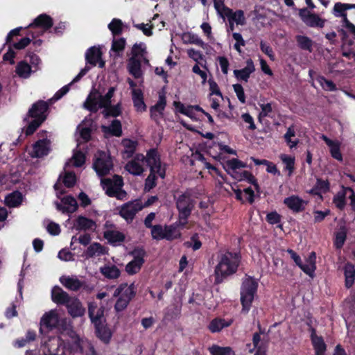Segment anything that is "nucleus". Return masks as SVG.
<instances>
[{"mask_svg": "<svg viewBox=\"0 0 355 355\" xmlns=\"http://www.w3.org/2000/svg\"><path fill=\"white\" fill-rule=\"evenodd\" d=\"M241 263L239 252L227 251L218 257V263L214 268V284L223 283L238 271Z\"/></svg>", "mask_w": 355, "mask_h": 355, "instance_id": "1", "label": "nucleus"}, {"mask_svg": "<svg viewBox=\"0 0 355 355\" xmlns=\"http://www.w3.org/2000/svg\"><path fill=\"white\" fill-rule=\"evenodd\" d=\"M51 101L52 99H50L49 102L39 100L32 105L26 115L27 117L33 119L26 128V136L32 135L46 120Z\"/></svg>", "mask_w": 355, "mask_h": 355, "instance_id": "2", "label": "nucleus"}, {"mask_svg": "<svg viewBox=\"0 0 355 355\" xmlns=\"http://www.w3.org/2000/svg\"><path fill=\"white\" fill-rule=\"evenodd\" d=\"M193 192L191 189H187L184 192L175 198V205L178 211V218L182 226L187 225L188 219L196 205V200L193 198Z\"/></svg>", "mask_w": 355, "mask_h": 355, "instance_id": "3", "label": "nucleus"}, {"mask_svg": "<svg viewBox=\"0 0 355 355\" xmlns=\"http://www.w3.org/2000/svg\"><path fill=\"white\" fill-rule=\"evenodd\" d=\"M257 288L258 282L253 277L248 276L243 280L240 291L242 312L245 313L249 312Z\"/></svg>", "mask_w": 355, "mask_h": 355, "instance_id": "4", "label": "nucleus"}, {"mask_svg": "<svg viewBox=\"0 0 355 355\" xmlns=\"http://www.w3.org/2000/svg\"><path fill=\"white\" fill-rule=\"evenodd\" d=\"M136 290L134 283L129 286L127 283H121L119 285L113 293V297H118L114 304V309L116 312L123 311L128 307L130 301L136 295Z\"/></svg>", "mask_w": 355, "mask_h": 355, "instance_id": "5", "label": "nucleus"}, {"mask_svg": "<svg viewBox=\"0 0 355 355\" xmlns=\"http://www.w3.org/2000/svg\"><path fill=\"white\" fill-rule=\"evenodd\" d=\"M103 189H105V193L109 197H116L121 200L126 195L124 191L121 190L123 185V180L121 176L114 175L113 179L105 178L101 180Z\"/></svg>", "mask_w": 355, "mask_h": 355, "instance_id": "6", "label": "nucleus"}, {"mask_svg": "<svg viewBox=\"0 0 355 355\" xmlns=\"http://www.w3.org/2000/svg\"><path fill=\"white\" fill-rule=\"evenodd\" d=\"M144 208L142 202L137 199L124 203L120 207L119 214L128 223H130L134 220L136 214Z\"/></svg>", "mask_w": 355, "mask_h": 355, "instance_id": "7", "label": "nucleus"}, {"mask_svg": "<svg viewBox=\"0 0 355 355\" xmlns=\"http://www.w3.org/2000/svg\"><path fill=\"white\" fill-rule=\"evenodd\" d=\"M40 333L46 334L50 331L58 327L59 324V317L55 311H50L45 313L40 320Z\"/></svg>", "mask_w": 355, "mask_h": 355, "instance_id": "8", "label": "nucleus"}, {"mask_svg": "<svg viewBox=\"0 0 355 355\" xmlns=\"http://www.w3.org/2000/svg\"><path fill=\"white\" fill-rule=\"evenodd\" d=\"M299 16L302 21L309 27L323 28L325 25V19L321 18L318 14L311 12L306 8L300 10Z\"/></svg>", "mask_w": 355, "mask_h": 355, "instance_id": "9", "label": "nucleus"}, {"mask_svg": "<svg viewBox=\"0 0 355 355\" xmlns=\"http://www.w3.org/2000/svg\"><path fill=\"white\" fill-rule=\"evenodd\" d=\"M113 167L112 160L110 156H107L102 152L100 156L93 163V168L97 175L101 177L107 175Z\"/></svg>", "mask_w": 355, "mask_h": 355, "instance_id": "10", "label": "nucleus"}, {"mask_svg": "<svg viewBox=\"0 0 355 355\" xmlns=\"http://www.w3.org/2000/svg\"><path fill=\"white\" fill-rule=\"evenodd\" d=\"M157 174L161 178L164 179L166 176V168L162 166V162L157 163L150 166V174L145 180V191H149L157 185Z\"/></svg>", "mask_w": 355, "mask_h": 355, "instance_id": "11", "label": "nucleus"}, {"mask_svg": "<svg viewBox=\"0 0 355 355\" xmlns=\"http://www.w3.org/2000/svg\"><path fill=\"white\" fill-rule=\"evenodd\" d=\"M102 51L99 47L92 46L85 53V60L87 63L96 66L98 64L100 68L105 67V62L102 60Z\"/></svg>", "mask_w": 355, "mask_h": 355, "instance_id": "12", "label": "nucleus"}, {"mask_svg": "<svg viewBox=\"0 0 355 355\" xmlns=\"http://www.w3.org/2000/svg\"><path fill=\"white\" fill-rule=\"evenodd\" d=\"M284 204L293 212L300 213L305 210L307 202L296 195H292L284 200Z\"/></svg>", "mask_w": 355, "mask_h": 355, "instance_id": "13", "label": "nucleus"}, {"mask_svg": "<svg viewBox=\"0 0 355 355\" xmlns=\"http://www.w3.org/2000/svg\"><path fill=\"white\" fill-rule=\"evenodd\" d=\"M62 204L56 202V209L61 211L63 214H72L75 212L78 207L76 198L69 195L61 198Z\"/></svg>", "mask_w": 355, "mask_h": 355, "instance_id": "14", "label": "nucleus"}, {"mask_svg": "<svg viewBox=\"0 0 355 355\" xmlns=\"http://www.w3.org/2000/svg\"><path fill=\"white\" fill-rule=\"evenodd\" d=\"M132 160H135L139 163L146 162L149 167L157 163L159 164V162H161L160 155L156 148H150L148 150L146 156L141 153L136 154Z\"/></svg>", "mask_w": 355, "mask_h": 355, "instance_id": "15", "label": "nucleus"}, {"mask_svg": "<svg viewBox=\"0 0 355 355\" xmlns=\"http://www.w3.org/2000/svg\"><path fill=\"white\" fill-rule=\"evenodd\" d=\"M105 308L98 307L96 302H91L88 304V315L93 324L104 322Z\"/></svg>", "mask_w": 355, "mask_h": 355, "instance_id": "16", "label": "nucleus"}, {"mask_svg": "<svg viewBox=\"0 0 355 355\" xmlns=\"http://www.w3.org/2000/svg\"><path fill=\"white\" fill-rule=\"evenodd\" d=\"M311 332V341L313 345L315 355H321L325 354L327 351V345L324 343L323 338L321 336L316 334V330L311 326L309 328Z\"/></svg>", "mask_w": 355, "mask_h": 355, "instance_id": "17", "label": "nucleus"}, {"mask_svg": "<svg viewBox=\"0 0 355 355\" xmlns=\"http://www.w3.org/2000/svg\"><path fill=\"white\" fill-rule=\"evenodd\" d=\"M94 326L96 336L104 344H109L112 337V331L105 323V320L104 322L95 324Z\"/></svg>", "mask_w": 355, "mask_h": 355, "instance_id": "18", "label": "nucleus"}, {"mask_svg": "<svg viewBox=\"0 0 355 355\" xmlns=\"http://www.w3.org/2000/svg\"><path fill=\"white\" fill-rule=\"evenodd\" d=\"M53 26V21L51 16L43 13L38 15L32 23L28 25V28H39L43 31H49Z\"/></svg>", "mask_w": 355, "mask_h": 355, "instance_id": "19", "label": "nucleus"}, {"mask_svg": "<svg viewBox=\"0 0 355 355\" xmlns=\"http://www.w3.org/2000/svg\"><path fill=\"white\" fill-rule=\"evenodd\" d=\"M83 107L92 113H96L99 106L98 90L93 89L83 103Z\"/></svg>", "mask_w": 355, "mask_h": 355, "instance_id": "20", "label": "nucleus"}, {"mask_svg": "<svg viewBox=\"0 0 355 355\" xmlns=\"http://www.w3.org/2000/svg\"><path fill=\"white\" fill-rule=\"evenodd\" d=\"M103 237L112 246L120 245L125 240V235L123 232L113 230L104 231Z\"/></svg>", "mask_w": 355, "mask_h": 355, "instance_id": "21", "label": "nucleus"}, {"mask_svg": "<svg viewBox=\"0 0 355 355\" xmlns=\"http://www.w3.org/2000/svg\"><path fill=\"white\" fill-rule=\"evenodd\" d=\"M255 71V67L252 59L246 60V66L241 69L234 70V75L238 80L248 82L250 74Z\"/></svg>", "mask_w": 355, "mask_h": 355, "instance_id": "22", "label": "nucleus"}, {"mask_svg": "<svg viewBox=\"0 0 355 355\" xmlns=\"http://www.w3.org/2000/svg\"><path fill=\"white\" fill-rule=\"evenodd\" d=\"M329 189L330 184L327 180L317 178L315 184L307 193L312 196H318L322 200V194L327 193Z\"/></svg>", "mask_w": 355, "mask_h": 355, "instance_id": "23", "label": "nucleus"}, {"mask_svg": "<svg viewBox=\"0 0 355 355\" xmlns=\"http://www.w3.org/2000/svg\"><path fill=\"white\" fill-rule=\"evenodd\" d=\"M49 153V141L47 139H39L33 145L31 156L32 157L40 158L47 155Z\"/></svg>", "mask_w": 355, "mask_h": 355, "instance_id": "24", "label": "nucleus"}, {"mask_svg": "<svg viewBox=\"0 0 355 355\" xmlns=\"http://www.w3.org/2000/svg\"><path fill=\"white\" fill-rule=\"evenodd\" d=\"M184 227L185 226H182L180 223V219L175 223L164 226V235L165 239L167 241H173L175 239H180L181 237V232L178 230V227Z\"/></svg>", "mask_w": 355, "mask_h": 355, "instance_id": "25", "label": "nucleus"}, {"mask_svg": "<svg viewBox=\"0 0 355 355\" xmlns=\"http://www.w3.org/2000/svg\"><path fill=\"white\" fill-rule=\"evenodd\" d=\"M51 298L53 302L62 305L69 304L71 300L69 294L58 286H55L53 288L51 291Z\"/></svg>", "mask_w": 355, "mask_h": 355, "instance_id": "26", "label": "nucleus"}, {"mask_svg": "<svg viewBox=\"0 0 355 355\" xmlns=\"http://www.w3.org/2000/svg\"><path fill=\"white\" fill-rule=\"evenodd\" d=\"M231 175L237 181L245 180L249 184L253 185L257 192L259 191L260 187L258 184L257 180L251 172L248 171L235 172L234 174H231Z\"/></svg>", "mask_w": 355, "mask_h": 355, "instance_id": "27", "label": "nucleus"}, {"mask_svg": "<svg viewBox=\"0 0 355 355\" xmlns=\"http://www.w3.org/2000/svg\"><path fill=\"white\" fill-rule=\"evenodd\" d=\"M224 15L228 18L229 21H233L239 25H244L245 24V18L242 10H237L236 12H233L231 8L225 7L224 8Z\"/></svg>", "mask_w": 355, "mask_h": 355, "instance_id": "28", "label": "nucleus"}, {"mask_svg": "<svg viewBox=\"0 0 355 355\" xmlns=\"http://www.w3.org/2000/svg\"><path fill=\"white\" fill-rule=\"evenodd\" d=\"M69 313L73 317H81L85 314V309L78 299L70 300L66 304Z\"/></svg>", "mask_w": 355, "mask_h": 355, "instance_id": "29", "label": "nucleus"}, {"mask_svg": "<svg viewBox=\"0 0 355 355\" xmlns=\"http://www.w3.org/2000/svg\"><path fill=\"white\" fill-rule=\"evenodd\" d=\"M127 68L129 73L135 78L138 79L142 76L141 61L140 59L130 58Z\"/></svg>", "mask_w": 355, "mask_h": 355, "instance_id": "30", "label": "nucleus"}, {"mask_svg": "<svg viewBox=\"0 0 355 355\" xmlns=\"http://www.w3.org/2000/svg\"><path fill=\"white\" fill-rule=\"evenodd\" d=\"M61 345V339L59 336H51L44 341L42 345V352L58 353Z\"/></svg>", "mask_w": 355, "mask_h": 355, "instance_id": "31", "label": "nucleus"}, {"mask_svg": "<svg viewBox=\"0 0 355 355\" xmlns=\"http://www.w3.org/2000/svg\"><path fill=\"white\" fill-rule=\"evenodd\" d=\"M232 323V319L226 320L223 318H216L209 322L208 329L211 333H216L220 331L225 327H230Z\"/></svg>", "mask_w": 355, "mask_h": 355, "instance_id": "32", "label": "nucleus"}, {"mask_svg": "<svg viewBox=\"0 0 355 355\" xmlns=\"http://www.w3.org/2000/svg\"><path fill=\"white\" fill-rule=\"evenodd\" d=\"M60 282L65 288L73 291H78L83 286V283L78 278L69 276H62Z\"/></svg>", "mask_w": 355, "mask_h": 355, "instance_id": "33", "label": "nucleus"}, {"mask_svg": "<svg viewBox=\"0 0 355 355\" xmlns=\"http://www.w3.org/2000/svg\"><path fill=\"white\" fill-rule=\"evenodd\" d=\"M105 254H106V248L97 242L92 243L84 252V254L87 259L92 258L96 255L99 256Z\"/></svg>", "mask_w": 355, "mask_h": 355, "instance_id": "34", "label": "nucleus"}, {"mask_svg": "<svg viewBox=\"0 0 355 355\" xmlns=\"http://www.w3.org/2000/svg\"><path fill=\"white\" fill-rule=\"evenodd\" d=\"M23 201V195L19 191H15L8 194L5 198V204L8 207H17Z\"/></svg>", "mask_w": 355, "mask_h": 355, "instance_id": "35", "label": "nucleus"}, {"mask_svg": "<svg viewBox=\"0 0 355 355\" xmlns=\"http://www.w3.org/2000/svg\"><path fill=\"white\" fill-rule=\"evenodd\" d=\"M133 104L137 110L146 111V105L144 101V94L140 89H134L132 91Z\"/></svg>", "mask_w": 355, "mask_h": 355, "instance_id": "36", "label": "nucleus"}, {"mask_svg": "<svg viewBox=\"0 0 355 355\" xmlns=\"http://www.w3.org/2000/svg\"><path fill=\"white\" fill-rule=\"evenodd\" d=\"M102 131L112 136L121 137L122 135L121 123L118 119H114L110 126L103 125Z\"/></svg>", "mask_w": 355, "mask_h": 355, "instance_id": "37", "label": "nucleus"}, {"mask_svg": "<svg viewBox=\"0 0 355 355\" xmlns=\"http://www.w3.org/2000/svg\"><path fill=\"white\" fill-rule=\"evenodd\" d=\"M100 272L105 277L109 279H117L121 275L120 270L115 265H105L100 268Z\"/></svg>", "mask_w": 355, "mask_h": 355, "instance_id": "38", "label": "nucleus"}, {"mask_svg": "<svg viewBox=\"0 0 355 355\" xmlns=\"http://www.w3.org/2000/svg\"><path fill=\"white\" fill-rule=\"evenodd\" d=\"M96 226L95 222L85 216H79L75 223V227L77 230H89Z\"/></svg>", "mask_w": 355, "mask_h": 355, "instance_id": "39", "label": "nucleus"}, {"mask_svg": "<svg viewBox=\"0 0 355 355\" xmlns=\"http://www.w3.org/2000/svg\"><path fill=\"white\" fill-rule=\"evenodd\" d=\"M345 284L346 288H349L352 286L355 280V268L350 263H347L344 267Z\"/></svg>", "mask_w": 355, "mask_h": 355, "instance_id": "40", "label": "nucleus"}, {"mask_svg": "<svg viewBox=\"0 0 355 355\" xmlns=\"http://www.w3.org/2000/svg\"><path fill=\"white\" fill-rule=\"evenodd\" d=\"M17 74L23 78H28L32 72L31 66L26 61H20L16 66Z\"/></svg>", "mask_w": 355, "mask_h": 355, "instance_id": "41", "label": "nucleus"}, {"mask_svg": "<svg viewBox=\"0 0 355 355\" xmlns=\"http://www.w3.org/2000/svg\"><path fill=\"white\" fill-rule=\"evenodd\" d=\"M295 40L299 48L302 50L311 52L313 49V40L307 36L298 35L295 37Z\"/></svg>", "mask_w": 355, "mask_h": 355, "instance_id": "42", "label": "nucleus"}, {"mask_svg": "<svg viewBox=\"0 0 355 355\" xmlns=\"http://www.w3.org/2000/svg\"><path fill=\"white\" fill-rule=\"evenodd\" d=\"M226 166L227 169L226 171L229 174H234L235 172H238L236 170L241 168H245L247 166V164L236 159L232 158L226 162Z\"/></svg>", "mask_w": 355, "mask_h": 355, "instance_id": "43", "label": "nucleus"}, {"mask_svg": "<svg viewBox=\"0 0 355 355\" xmlns=\"http://www.w3.org/2000/svg\"><path fill=\"white\" fill-rule=\"evenodd\" d=\"M104 110L102 112L103 116L107 119L110 116L117 117L121 114V103H117L116 105L106 106L103 108Z\"/></svg>", "mask_w": 355, "mask_h": 355, "instance_id": "44", "label": "nucleus"}, {"mask_svg": "<svg viewBox=\"0 0 355 355\" xmlns=\"http://www.w3.org/2000/svg\"><path fill=\"white\" fill-rule=\"evenodd\" d=\"M125 170L134 175H140L144 172V168L140 163L135 160H130L125 166Z\"/></svg>", "mask_w": 355, "mask_h": 355, "instance_id": "45", "label": "nucleus"}, {"mask_svg": "<svg viewBox=\"0 0 355 355\" xmlns=\"http://www.w3.org/2000/svg\"><path fill=\"white\" fill-rule=\"evenodd\" d=\"M114 92L115 88L114 87H110L105 95H101L98 92L99 106L101 108H104L106 106L110 105L112 103L111 99L114 96Z\"/></svg>", "mask_w": 355, "mask_h": 355, "instance_id": "46", "label": "nucleus"}, {"mask_svg": "<svg viewBox=\"0 0 355 355\" xmlns=\"http://www.w3.org/2000/svg\"><path fill=\"white\" fill-rule=\"evenodd\" d=\"M108 28L111 31L114 37L119 36L122 34L123 30V24L121 19L114 18L108 24Z\"/></svg>", "mask_w": 355, "mask_h": 355, "instance_id": "47", "label": "nucleus"}, {"mask_svg": "<svg viewBox=\"0 0 355 355\" xmlns=\"http://www.w3.org/2000/svg\"><path fill=\"white\" fill-rule=\"evenodd\" d=\"M147 54V48L146 44L144 42L135 43L131 49L130 58H139L144 57Z\"/></svg>", "mask_w": 355, "mask_h": 355, "instance_id": "48", "label": "nucleus"}, {"mask_svg": "<svg viewBox=\"0 0 355 355\" xmlns=\"http://www.w3.org/2000/svg\"><path fill=\"white\" fill-rule=\"evenodd\" d=\"M209 350L211 355H235L234 352L230 347H220L213 345Z\"/></svg>", "mask_w": 355, "mask_h": 355, "instance_id": "49", "label": "nucleus"}, {"mask_svg": "<svg viewBox=\"0 0 355 355\" xmlns=\"http://www.w3.org/2000/svg\"><path fill=\"white\" fill-rule=\"evenodd\" d=\"M280 159L285 164L284 171H288V175H291L295 169V157H291L286 154H282Z\"/></svg>", "mask_w": 355, "mask_h": 355, "instance_id": "50", "label": "nucleus"}, {"mask_svg": "<svg viewBox=\"0 0 355 355\" xmlns=\"http://www.w3.org/2000/svg\"><path fill=\"white\" fill-rule=\"evenodd\" d=\"M166 105V99L164 94L159 96V100L155 105L150 107V110L159 112V116H164V111Z\"/></svg>", "mask_w": 355, "mask_h": 355, "instance_id": "51", "label": "nucleus"}, {"mask_svg": "<svg viewBox=\"0 0 355 355\" xmlns=\"http://www.w3.org/2000/svg\"><path fill=\"white\" fill-rule=\"evenodd\" d=\"M347 239V232L345 229L340 228V231L336 233L334 245L336 249H341Z\"/></svg>", "mask_w": 355, "mask_h": 355, "instance_id": "52", "label": "nucleus"}, {"mask_svg": "<svg viewBox=\"0 0 355 355\" xmlns=\"http://www.w3.org/2000/svg\"><path fill=\"white\" fill-rule=\"evenodd\" d=\"M125 147L124 153L127 155V157H131L134 155L137 143L130 139H126L123 141Z\"/></svg>", "mask_w": 355, "mask_h": 355, "instance_id": "53", "label": "nucleus"}, {"mask_svg": "<svg viewBox=\"0 0 355 355\" xmlns=\"http://www.w3.org/2000/svg\"><path fill=\"white\" fill-rule=\"evenodd\" d=\"M143 264L144 263H139V262L132 259L125 266V271L130 275L137 274L141 270Z\"/></svg>", "mask_w": 355, "mask_h": 355, "instance_id": "54", "label": "nucleus"}, {"mask_svg": "<svg viewBox=\"0 0 355 355\" xmlns=\"http://www.w3.org/2000/svg\"><path fill=\"white\" fill-rule=\"evenodd\" d=\"M349 10L347 3L337 2L334 4L333 14L336 17H343V14L347 15L346 10Z\"/></svg>", "mask_w": 355, "mask_h": 355, "instance_id": "55", "label": "nucleus"}, {"mask_svg": "<svg viewBox=\"0 0 355 355\" xmlns=\"http://www.w3.org/2000/svg\"><path fill=\"white\" fill-rule=\"evenodd\" d=\"M133 259L139 262V263H144V257L146 254V250L142 247H137L135 248L130 253Z\"/></svg>", "mask_w": 355, "mask_h": 355, "instance_id": "56", "label": "nucleus"}, {"mask_svg": "<svg viewBox=\"0 0 355 355\" xmlns=\"http://www.w3.org/2000/svg\"><path fill=\"white\" fill-rule=\"evenodd\" d=\"M333 202L336 207L340 210H343L346 205V194L345 192H338L334 197Z\"/></svg>", "mask_w": 355, "mask_h": 355, "instance_id": "57", "label": "nucleus"}, {"mask_svg": "<svg viewBox=\"0 0 355 355\" xmlns=\"http://www.w3.org/2000/svg\"><path fill=\"white\" fill-rule=\"evenodd\" d=\"M164 228L161 225H155L151 228V236L152 238L155 240H162L165 239L164 237Z\"/></svg>", "mask_w": 355, "mask_h": 355, "instance_id": "58", "label": "nucleus"}, {"mask_svg": "<svg viewBox=\"0 0 355 355\" xmlns=\"http://www.w3.org/2000/svg\"><path fill=\"white\" fill-rule=\"evenodd\" d=\"M64 185L67 188H72L76 182V176L73 172H67L62 180Z\"/></svg>", "mask_w": 355, "mask_h": 355, "instance_id": "59", "label": "nucleus"}, {"mask_svg": "<svg viewBox=\"0 0 355 355\" xmlns=\"http://www.w3.org/2000/svg\"><path fill=\"white\" fill-rule=\"evenodd\" d=\"M125 44V39L123 37L113 40L111 50L119 53L124 50Z\"/></svg>", "mask_w": 355, "mask_h": 355, "instance_id": "60", "label": "nucleus"}, {"mask_svg": "<svg viewBox=\"0 0 355 355\" xmlns=\"http://www.w3.org/2000/svg\"><path fill=\"white\" fill-rule=\"evenodd\" d=\"M319 82L322 87L326 90L329 92H334L337 89L336 84L331 80H328L323 76L319 78Z\"/></svg>", "mask_w": 355, "mask_h": 355, "instance_id": "61", "label": "nucleus"}, {"mask_svg": "<svg viewBox=\"0 0 355 355\" xmlns=\"http://www.w3.org/2000/svg\"><path fill=\"white\" fill-rule=\"evenodd\" d=\"M86 157L81 151L76 152L73 155V166L76 167H81L85 162Z\"/></svg>", "mask_w": 355, "mask_h": 355, "instance_id": "62", "label": "nucleus"}, {"mask_svg": "<svg viewBox=\"0 0 355 355\" xmlns=\"http://www.w3.org/2000/svg\"><path fill=\"white\" fill-rule=\"evenodd\" d=\"M282 216L276 211H271L266 215V220L270 225H276L281 222Z\"/></svg>", "mask_w": 355, "mask_h": 355, "instance_id": "63", "label": "nucleus"}, {"mask_svg": "<svg viewBox=\"0 0 355 355\" xmlns=\"http://www.w3.org/2000/svg\"><path fill=\"white\" fill-rule=\"evenodd\" d=\"M233 88L239 101L241 103H245V94L243 86L241 84L236 83L233 85Z\"/></svg>", "mask_w": 355, "mask_h": 355, "instance_id": "64", "label": "nucleus"}]
</instances>
